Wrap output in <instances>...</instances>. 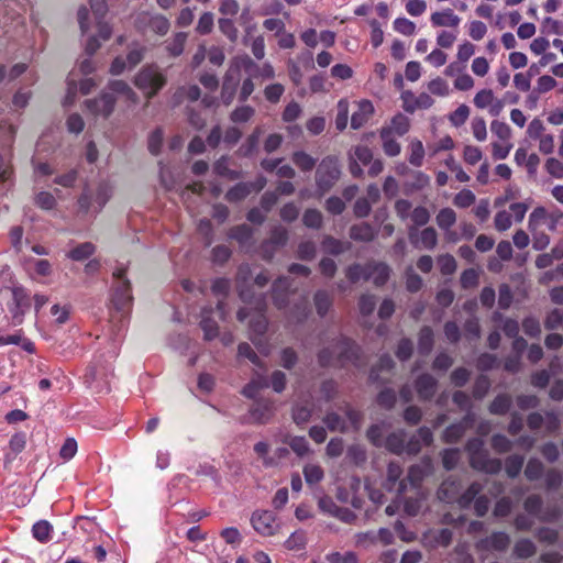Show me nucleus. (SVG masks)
<instances>
[{"mask_svg":"<svg viewBox=\"0 0 563 563\" xmlns=\"http://www.w3.org/2000/svg\"><path fill=\"white\" fill-rule=\"evenodd\" d=\"M253 229L247 224L232 227L228 233L229 238L235 240L240 245L247 244L253 238Z\"/></svg>","mask_w":563,"mask_h":563,"instance_id":"2f4dec72","label":"nucleus"},{"mask_svg":"<svg viewBox=\"0 0 563 563\" xmlns=\"http://www.w3.org/2000/svg\"><path fill=\"white\" fill-rule=\"evenodd\" d=\"M313 302L316 306L317 313L320 317H324L332 307L333 299L328 291L317 290L313 296Z\"/></svg>","mask_w":563,"mask_h":563,"instance_id":"c9c22d12","label":"nucleus"},{"mask_svg":"<svg viewBox=\"0 0 563 563\" xmlns=\"http://www.w3.org/2000/svg\"><path fill=\"white\" fill-rule=\"evenodd\" d=\"M440 272L444 276L453 275L456 271V261L451 254H442L438 257Z\"/></svg>","mask_w":563,"mask_h":563,"instance_id":"052dcab7","label":"nucleus"},{"mask_svg":"<svg viewBox=\"0 0 563 563\" xmlns=\"http://www.w3.org/2000/svg\"><path fill=\"white\" fill-rule=\"evenodd\" d=\"M522 330L532 339L539 338L541 334V324L539 319L532 316L526 317L522 320Z\"/></svg>","mask_w":563,"mask_h":563,"instance_id":"680f3d73","label":"nucleus"},{"mask_svg":"<svg viewBox=\"0 0 563 563\" xmlns=\"http://www.w3.org/2000/svg\"><path fill=\"white\" fill-rule=\"evenodd\" d=\"M321 246L324 253L338 256L345 251L350 250L351 243L343 242L339 239L333 238L332 235H324L321 242Z\"/></svg>","mask_w":563,"mask_h":563,"instance_id":"b1692460","label":"nucleus"},{"mask_svg":"<svg viewBox=\"0 0 563 563\" xmlns=\"http://www.w3.org/2000/svg\"><path fill=\"white\" fill-rule=\"evenodd\" d=\"M249 185L246 183H238L231 187L225 194V200L229 202H239L244 200L249 195Z\"/></svg>","mask_w":563,"mask_h":563,"instance_id":"603ef678","label":"nucleus"},{"mask_svg":"<svg viewBox=\"0 0 563 563\" xmlns=\"http://www.w3.org/2000/svg\"><path fill=\"white\" fill-rule=\"evenodd\" d=\"M368 273H371V279L373 280L375 286L382 287L388 282L391 269L386 263L371 262L368 263Z\"/></svg>","mask_w":563,"mask_h":563,"instance_id":"f3484780","label":"nucleus"},{"mask_svg":"<svg viewBox=\"0 0 563 563\" xmlns=\"http://www.w3.org/2000/svg\"><path fill=\"white\" fill-rule=\"evenodd\" d=\"M510 545V537L503 531L493 532L490 536L478 540L475 543V548L477 551H498L504 552Z\"/></svg>","mask_w":563,"mask_h":563,"instance_id":"9b49d317","label":"nucleus"},{"mask_svg":"<svg viewBox=\"0 0 563 563\" xmlns=\"http://www.w3.org/2000/svg\"><path fill=\"white\" fill-rule=\"evenodd\" d=\"M313 405L307 400L305 402H297L292 407V420L296 424H303L308 422L312 416Z\"/></svg>","mask_w":563,"mask_h":563,"instance_id":"bb28decb","label":"nucleus"},{"mask_svg":"<svg viewBox=\"0 0 563 563\" xmlns=\"http://www.w3.org/2000/svg\"><path fill=\"white\" fill-rule=\"evenodd\" d=\"M413 386L419 400L429 401L435 395L438 380L431 374L423 373L417 376Z\"/></svg>","mask_w":563,"mask_h":563,"instance_id":"ddd939ff","label":"nucleus"},{"mask_svg":"<svg viewBox=\"0 0 563 563\" xmlns=\"http://www.w3.org/2000/svg\"><path fill=\"white\" fill-rule=\"evenodd\" d=\"M431 23L433 26H451L456 27L460 24V16H457L452 9H445L442 12H434L431 14Z\"/></svg>","mask_w":563,"mask_h":563,"instance_id":"5701e85b","label":"nucleus"},{"mask_svg":"<svg viewBox=\"0 0 563 563\" xmlns=\"http://www.w3.org/2000/svg\"><path fill=\"white\" fill-rule=\"evenodd\" d=\"M249 412L254 423L266 424L275 415V404L269 398H258L252 404Z\"/></svg>","mask_w":563,"mask_h":563,"instance_id":"9d476101","label":"nucleus"},{"mask_svg":"<svg viewBox=\"0 0 563 563\" xmlns=\"http://www.w3.org/2000/svg\"><path fill=\"white\" fill-rule=\"evenodd\" d=\"M303 476L307 484L313 485L322 481L324 472L322 467L317 464H307L303 467Z\"/></svg>","mask_w":563,"mask_h":563,"instance_id":"4d7b16f0","label":"nucleus"},{"mask_svg":"<svg viewBox=\"0 0 563 563\" xmlns=\"http://www.w3.org/2000/svg\"><path fill=\"white\" fill-rule=\"evenodd\" d=\"M213 24H214L213 13L205 12L200 15V18L198 20V23L196 26V32L200 35H207L212 32Z\"/></svg>","mask_w":563,"mask_h":563,"instance_id":"69168bd1","label":"nucleus"},{"mask_svg":"<svg viewBox=\"0 0 563 563\" xmlns=\"http://www.w3.org/2000/svg\"><path fill=\"white\" fill-rule=\"evenodd\" d=\"M441 457H442V464H443V467L446 470V471H452L456 467L459 461H460V450L454 448V449H444L442 452H441Z\"/></svg>","mask_w":563,"mask_h":563,"instance_id":"bf43d9fd","label":"nucleus"},{"mask_svg":"<svg viewBox=\"0 0 563 563\" xmlns=\"http://www.w3.org/2000/svg\"><path fill=\"white\" fill-rule=\"evenodd\" d=\"M188 34L186 32H178L174 35L173 40L166 45V51L173 57H178L185 49Z\"/></svg>","mask_w":563,"mask_h":563,"instance_id":"37998d69","label":"nucleus"},{"mask_svg":"<svg viewBox=\"0 0 563 563\" xmlns=\"http://www.w3.org/2000/svg\"><path fill=\"white\" fill-rule=\"evenodd\" d=\"M473 470L483 472L490 475L498 474L503 468L501 460L497 457H490L488 452L479 460L476 459L475 463L471 466Z\"/></svg>","mask_w":563,"mask_h":563,"instance_id":"dca6fc26","label":"nucleus"},{"mask_svg":"<svg viewBox=\"0 0 563 563\" xmlns=\"http://www.w3.org/2000/svg\"><path fill=\"white\" fill-rule=\"evenodd\" d=\"M405 430H397L389 433L384 442L385 449L396 455H401L405 452Z\"/></svg>","mask_w":563,"mask_h":563,"instance_id":"aec40b11","label":"nucleus"},{"mask_svg":"<svg viewBox=\"0 0 563 563\" xmlns=\"http://www.w3.org/2000/svg\"><path fill=\"white\" fill-rule=\"evenodd\" d=\"M289 240L288 230L283 225H275L269 232V236L264 240L258 252L264 261H272L275 254L284 247Z\"/></svg>","mask_w":563,"mask_h":563,"instance_id":"423d86ee","label":"nucleus"},{"mask_svg":"<svg viewBox=\"0 0 563 563\" xmlns=\"http://www.w3.org/2000/svg\"><path fill=\"white\" fill-rule=\"evenodd\" d=\"M492 449L499 454H505L511 451L512 442L504 434L496 433L490 439Z\"/></svg>","mask_w":563,"mask_h":563,"instance_id":"5fc2aeb1","label":"nucleus"},{"mask_svg":"<svg viewBox=\"0 0 563 563\" xmlns=\"http://www.w3.org/2000/svg\"><path fill=\"white\" fill-rule=\"evenodd\" d=\"M262 134H263V128L256 126L253 130V132L247 136L244 144L240 147L239 152L243 156H251L257 150Z\"/></svg>","mask_w":563,"mask_h":563,"instance_id":"f704fd0d","label":"nucleus"},{"mask_svg":"<svg viewBox=\"0 0 563 563\" xmlns=\"http://www.w3.org/2000/svg\"><path fill=\"white\" fill-rule=\"evenodd\" d=\"M547 330L563 329V308L552 309L544 319Z\"/></svg>","mask_w":563,"mask_h":563,"instance_id":"864d4df0","label":"nucleus"},{"mask_svg":"<svg viewBox=\"0 0 563 563\" xmlns=\"http://www.w3.org/2000/svg\"><path fill=\"white\" fill-rule=\"evenodd\" d=\"M434 345V333L431 327L424 325L420 329L418 334V352L422 356L431 353Z\"/></svg>","mask_w":563,"mask_h":563,"instance_id":"4be33fe9","label":"nucleus"},{"mask_svg":"<svg viewBox=\"0 0 563 563\" xmlns=\"http://www.w3.org/2000/svg\"><path fill=\"white\" fill-rule=\"evenodd\" d=\"M483 490V485L479 482H473L464 493L457 498L456 503L462 509H467L475 501Z\"/></svg>","mask_w":563,"mask_h":563,"instance_id":"393cba45","label":"nucleus"},{"mask_svg":"<svg viewBox=\"0 0 563 563\" xmlns=\"http://www.w3.org/2000/svg\"><path fill=\"white\" fill-rule=\"evenodd\" d=\"M543 474H544L543 463L537 457L529 459V461L527 462V465L525 467L526 478L530 482H534V481L540 479Z\"/></svg>","mask_w":563,"mask_h":563,"instance_id":"79ce46f5","label":"nucleus"},{"mask_svg":"<svg viewBox=\"0 0 563 563\" xmlns=\"http://www.w3.org/2000/svg\"><path fill=\"white\" fill-rule=\"evenodd\" d=\"M387 128L391 129V134L395 133L398 136H404L410 129V121L405 114L397 113L393 117L390 125Z\"/></svg>","mask_w":563,"mask_h":563,"instance_id":"09e8293b","label":"nucleus"},{"mask_svg":"<svg viewBox=\"0 0 563 563\" xmlns=\"http://www.w3.org/2000/svg\"><path fill=\"white\" fill-rule=\"evenodd\" d=\"M405 276L406 288L409 292H418L422 288L423 280L417 273H415L412 267H408L406 269Z\"/></svg>","mask_w":563,"mask_h":563,"instance_id":"0e129e2a","label":"nucleus"},{"mask_svg":"<svg viewBox=\"0 0 563 563\" xmlns=\"http://www.w3.org/2000/svg\"><path fill=\"white\" fill-rule=\"evenodd\" d=\"M213 172L221 177L229 178L231 180L239 179L241 177V173L238 170H233L229 167V157L221 156L218 161H216L213 165Z\"/></svg>","mask_w":563,"mask_h":563,"instance_id":"4c0bfd02","label":"nucleus"},{"mask_svg":"<svg viewBox=\"0 0 563 563\" xmlns=\"http://www.w3.org/2000/svg\"><path fill=\"white\" fill-rule=\"evenodd\" d=\"M543 500L540 495L532 494L523 501L525 510L531 516H538L541 512Z\"/></svg>","mask_w":563,"mask_h":563,"instance_id":"338daca9","label":"nucleus"},{"mask_svg":"<svg viewBox=\"0 0 563 563\" xmlns=\"http://www.w3.org/2000/svg\"><path fill=\"white\" fill-rule=\"evenodd\" d=\"M31 308V298L24 287H14L12 289V301L8 303L11 313L12 324L19 325L23 322L25 312Z\"/></svg>","mask_w":563,"mask_h":563,"instance_id":"0eeeda50","label":"nucleus"},{"mask_svg":"<svg viewBox=\"0 0 563 563\" xmlns=\"http://www.w3.org/2000/svg\"><path fill=\"white\" fill-rule=\"evenodd\" d=\"M268 327L265 310H257L250 319V331L253 335H264Z\"/></svg>","mask_w":563,"mask_h":563,"instance_id":"72a5a7b5","label":"nucleus"},{"mask_svg":"<svg viewBox=\"0 0 563 563\" xmlns=\"http://www.w3.org/2000/svg\"><path fill=\"white\" fill-rule=\"evenodd\" d=\"M376 236L375 229L367 222L353 224L350 228V238L357 242H372Z\"/></svg>","mask_w":563,"mask_h":563,"instance_id":"412c9836","label":"nucleus"},{"mask_svg":"<svg viewBox=\"0 0 563 563\" xmlns=\"http://www.w3.org/2000/svg\"><path fill=\"white\" fill-rule=\"evenodd\" d=\"M212 309L203 308L201 320H200V328L203 331V338L206 341H211L216 339L219 335V325L218 322L211 318Z\"/></svg>","mask_w":563,"mask_h":563,"instance_id":"6ab92c4d","label":"nucleus"},{"mask_svg":"<svg viewBox=\"0 0 563 563\" xmlns=\"http://www.w3.org/2000/svg\"><path fill=\"white\" fill-rule=\"evenodd\" d=\"M368 263L364 266L358 263H354L346 267L345 276L352 284L357 283L360 279L369 280L371 273H368Z\"/></svg>","mask_w":563,"mask_h":563,"instance_id":"7c9ffc66","label":"nucleus"},{"mask_svg":"<svg viewBox=\"0 0 563 563\" xmlns=\"http://www.w3.org/2000/svg\"><path fill=\"white\" fill-rule=\"evenodd\" d=\"M323 422L332 432L339 431L344 433L347 430L345 420L334 411L328 412L323 418Z\"/></svg>","mask_w":563,"mask_h":563,"instance_id":"de8ad7c7","label":"nucleus"},{"mask_svg":"<svg viewBox=\"0 0 563 563\" xmlns=\"http://www.w3.org/2000/svg\"><path fill=\"white\" fill-rule=\"evenodd\" d=\"M334 349L338 351V355L334 356L333 352L329 347H324L318 353V363L321 367H335L344 368L347 365L360 367L362 365L361 347L355 341L341 335L335 344Z\"/></svg>","mask_w":563,"mask_h":563,"instance_id":"f257e3e1","label":"nucleus"},{"mask_svg":"<svg viewBox=\"0 0 563 563\" xmlns=\"http://www.w3.org/2000/svg\"><path fill=\"white\" fill-rule=\"evenodd\" d=\"M379 137L382 140V146L385 155L388 157H395L400 154L401 145L400 143L393 136L391 129L382 128L379 131Z\"/></svg>","mask_w":563,"mask_h":563,"instance_id":"a211bd4d","label":"nucleus"},{"mask_svg":"<svg viewBox=\"0 0 563 563\" xmlns=\"http://www.w3.org/2000/svg\"><path fill=\"white\" fill-rule=\"evenodd\" d=\"M413 353V343L410 339L404 338L398 342L396 356L399 361H408Z\"/></svg>","mask_w":563,"mask_h":563,"instance_id":"774afa93","label":"nucleus"},{"mask_svg":"<svg viewBox=\"0 0 563 563\" xmlns=\"http://www.w3.org/2000/svg\"><path fill=\"white\" fill-rule=\"evenodd\" d=\"M112 277L114 279L111 294V302L117 311L125 313L129 312L132 302V287L130 280L126 278V268H117Z\"/></svg>","mask_w":563,"mask_h":563,"instance_id":"f03ea898","label":"nucleus"},{"mask_svg":"<svg viewBox=\"0 0 563 563\" xmlns=\"http://www.w3.org/2000/svg\"><path fill=\"white\" fill-rule=\"evenodd\" d=\"M253 529L262 537H274L280 530V521L272 510L257 509L251 516Z\"/></svg>","mask_w":563,"mask_h":563,"instance_id":"39448f33","label":"nucleus"},{"mask_svg":"<svg viewBox=\"0 0 563 563\" xmlns=\"http://www.w3.org/2000/svg\"><path fill=\"white\" fill-rule=\"evenodd\" d=\"M408 238L410 243L417 249L433 250L438 244V233L432 227L424 228L421 231L410 227Z\"/></svg>","mask_w":563,"mask_h":563,"instance_id":"1a4fd4ad","label":"nucleus"},{"mask_svg":"<svg viewBox=\"0 0 563 563\" xmlns=\"http://www.w3.org/2000/svg\"><path fill=\"white\" fill-rule=\"evenodd\" d=\"M432 472V462L430 457H423L420 464L411 465L408 470L406 478L399 482L398 492L405 493L407 489V483L412 488H419L424 479Z\"/></svg>","mask_w":563,"mask_h":563,"instance_id":"6e6552de","label":"nucleus"},{"mask_svg":"<svg viewBox=\"0 0 563 563\" xmlns=\"http://www.w3.org/2000/svg\"><path fill=\"white\" fill-rule=\"evenodd\" d=\"M294 164L302 172H310L314 168L317 159L303 151H297L291 157Z\"/></svg>","mask_w":563,"mask_h":563,"instance_id":"c03bdc74","label":"nucleus"},{"mask_svg":"<svg viewBox=\"0 0 563 563\" xmlns=\"http://www.w3.org/2000/svg\"><path fill=\"white\" fill-rule=\"evenodd\" d=\"M395 366V362L389 354H384L379 357L378 363L371 368L369 380L373 383L378 382L379 372H390Z\"/></svg>","mask_w":563,"mask_h":563,"instance_id":"a19ab883","label":"nucleus"},{"mask_svg":"<svg viewBox=\"0 0 563 563\" xmlns=\"http://www.w3.org/2000/svg\"><path fill=\"white\" fill-rule=\"evenodd\" d=\"M302 223L309 229L319 230L323 223L322 213L318 209L309 208L303 212Z\"/></svg>","mask_w":563,"mask_h":563,"instance_id":"3c124183","label":"nucleus"},{"mask_svg":"<svg viewBox=\"0 0 563 563\" xmlns=\"http://www.w3.org/2000/svg\"><path fill=\"white\" fill-rule=\"evenodd\" d=\"M95 252L96 246L91 242H85L70 250L67 256L73 261L80 262L89 258Z\"/></svg>","mask_w":563,"mask_h":563,"instance_id":"58836bf2","label":"nucleus"},{"mask_svg":"<svg viewBox=\"0 0 563 563\" xmlns=\"http://www.w3.org/2000/svg\"><path fill=\"white\" fill-rule=\"evenodd\" d=\"M148 26L154 33L165 35L169 31L170 22L166 16L157 14L150 19Z\"/></svg>","mask_w":563,"mask_h":563,"instance_id":"6e6d98bb","label":"nucleus"},{"mask_svg":"<svg viewBox=\"0 0 563 563\" xmlns=\"http://www.w3.org/2000/svg\"><path fill=\"white\" fill-rule=\"evenodd\" d=\"M307 544L306 533L302 530L295 531L285 541V548L288 550H302Z\"/></svg>","mask_w":563,"mask_h":563,"instance_id":"e2e57ef3","label":"nucleus"},{"mask_svg":"<svg viewBox=\"0 0 563 563\" xmlns=\"http://www.w3.org/2000/svg\"><path fill=\"white\" fill-rule=\"evenodd\" d=\"M465 451L468 453L470 466L475 463L476 459L479 460L487 451L484 449V442L479 438H471L465 444Z\"/></svg>","mask_w":563,"mask_h":563,"instance_id":"473e14b6","label":"nucleus"},{"mask_svg":"<svg viewBox=\"0 0 563 563\" xmlns=\"http://www.w3.org/2000/svg\"><path fill=\"white\" fill-rule=\"evenodd\" d=\"M537 552L536 544L530 539H519L514 545V556L520 560H526L533 556Z\"/></svg>","mask_w":563,"mask_h":563,"instance_id":"cd10ccee","label":"nucleus"},{"mask_svg":"<svg viewBox=\"0 0 563 563\" xmlns=\"http://www.w3.org/2000/svg\"><path fill=\"white\" fill-rule=\"evenodd\" d=\"M460 483L456 479L448 478L442 482L438 489L439 498L448 503L456 498L459 494Z\"/></svg>","mask_w":563,"mask_h":563,"instance_id":"c756f323","label":"nucleus"},{"mask_svg":"<svg viewBox=\"0 0 563 563\" xmlns=\"http://www.w3.org/2000/svg\"><path fill=\"white\" fill-rule=\"evenodd\" d=\"M53 526L47 520H38L32 527L33 538L41 542L47 543L52 540Z\"/></svg>","mask_w":563,"mask_h":563,"instance_id":"c85d7f7f","label":"nucleus"},{"mask_svg":"<svg viewBox=\"0 0 563 563\" xmlns=\"http://www.w3.org/2000/svg\"><path fill=\"white\" fill-rule=\"evenodd\" d=\"M435 221L440 229L449 231L456 222V213L451 208H443L437 214Z\"/></svg>","mask_w":563,"mask_h":563,"instance_id":"8fccbe9b","label":"nucleus"},{"mask_svg":"<svg viewBox=\"0 0 563 563\" xmlns=\"http://www.w3.org/2000/svg\"><path fill=\"white\" fill-rule=\"evenodd\" d=\"M86 107L93 115L108 118L114 109L115 99L112 93L103 92L96 99L86 100Z\"/></svg>","mask_w":563,"mask_h":563,"instance_id":"f8f14e48","label":"nucleus"},{"mask_svg":"<svg viewBox=\"0 0 563 563\" xmlns=\"http://www.w3.org/2000/svg\"><path fill=\"white\" fill-rule=\"evenodd\" d=\"M490 385V379L487 375H478L473 385L472 396L477 400L483 399L488 394Z\"/></svg>","mask_w":563,"mask_h":563,"instance_id":"49530a36","label":"nucleus"},{"mask_svg":"<svg viewBox=\"0 0 563 563\" xmlns=\"http://www.w3.org/2000/svg\"><path fill=\"white\" fill-rule=\"evenodd\" d=\"M341 175L338 158L334 156L324 157L316 172V184L321 192L329 191L338 181Z\"/></svg>","mask_w":563,"mask_h":563,"instance_id":"20e7f679","label":"nucleus"},{"mask_svg":"<svg viewBox=\"0 0 563 563\" xmlns=\"http://www.w3.org/2000/svg\"><path fill=\"white\" fill-rule=\"evenodd\" d=\"M410 154L408 162L415 166L420 167L423 164L424 147L420 140H413L409 144Z\"/></svg>","mask_w":563,"mask_h":563,"instance_id":"a18cd8bd","label":"nucleus"},{"mask_svg":"<svg viewBox=\"0 0 563 563\" xmlns=\"http://www.w3.org/2000/svg\"><path fill=\"white\" fill-rule=\"evenodd\" d=\"M238 80L233 79L230 74H227L222 84L221 97L224 103L229 104L235 93Z\"/></svg>","mask_w":563,"mask_h":563,"instance_id":"13d9d810","label":"nucleus"},{"mask_svg":"<svg viewBox=\"0 0 563 563\" xmlns=\"http://www.w3.org/2000/svg\"><path fill=\"white\" fill-rule=\"evenodd\" d=\"M166 81L165 75L156 65H146L135 76L134 85L150 99L166 85Z\"/></svg>","mask_w":563,"mask_h":563,"instance_id":"7ed1b4c3","label":"nucleus"},{"mask_svg":"<svg viewBox=\"0 0 563 563\" xmlns=\"http://www.w3.org/2000/svg\"><path fill=\"white\" fill-rule=\"evenodd\" d=\"M374 106L369 100L358 102L357 110L352 113L351 126L354 130L362 128L373 115Z\"/></svg>","mask_w":563,"mask_h":563,"instance_id":"2eb2a0df","label":"nucleus"},{"mask_svg":"<svg viewBox=\"0 0 563 563\" xmlns=\"http://www.w3.org/2000/svg\"><path fill=\"white\" fill-rule=\"evenodd\" d=\"M525 464V457L520 454L508 455L505 460V471L509 478L519 476Z\"/></svg>","mask_w":563,"mask_h":563,"instance_id":"e433bc0d","label":"nucleus"},{"mask_svg":"<svg viewBox=\"0 0 563 563\" xmlns=\"http://www.w3.org/2000/svg\"><path fill=\"white\" fill-rule=\"evenodd\" d=\"M466 430L462 423L455 422L448 426L443 433L442 440L444 443L454 444L457 443L465 434Z\"/></svg>","mask_w":563,"mask_h":563,"instance_id":"ea45409f","label":"nucleus"},{"mask_svg":"<svg viewBox=\"0 0 563 563\" xmlns=\"http://www.w3.org/2000/svg\"><path fill=\"white\" fill-rule=\"evenodd\" d=\"M512 406V398L509 394H498L490 402L488 410L492 415L504 416Z\"/></svg>","mask_w":563,"mask_h":563,"instance_id":"a878e982","label":"nucleus"},{"mask_svg":"<svg viewBox=\"0 0 563 563\" xmlns=\"http://www.w3.org/2000/svg\"><path fill=\"white\" fill-rule=\"evenodd\" d=\"M290 280L288 277H278L272 286V298L274 305L278 309H283L288 305V288Z\"/></svg>","mask_w":563,"mask_h":563,"instance_id":"4468645a","label":"nucleus"}]
</instances>
